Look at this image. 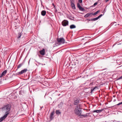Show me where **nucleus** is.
I'll use <instances>...</instances> for the list:
<instances>
[{"mask_svg": "<svg viewBox=\"0 0 122 122\" xmlns=\"http://www.w3.org/2000/svg\"><path fill=\"white\" fill-rule=\"evenodd\" d=\"M11 108V105L9 104L4 106L2 107V110L5 112L4 116L6 117L8 115L10 114Z\"/></svg>", "mask_w": 122, "mask_h": 122, "instance_id": "1", "label": "nucleus"}, {"mask_svg": "<svg viewBox=\"0 0 122 122\" xmlns=\"http://www.w3.org/2000/svg\"><path fill=\"white\" fill-rule=\"evenodd\" d=\"M74 112L77 115L81 114L82 112L81 109L76 108H75Z\"/></svg>", "mask_w": 122, "mask_h": 122, "instance_id": "2", "label": "nucleus"}, {"mask_svg": "<svg viewBox=\"0 0 122 122\" xmlns=\"http://www.w3.org/2000/svg\"><path fill=\"white\" fill-rule=\"evenodd\" d=\"M56 40L58 42L61 44H63L65 43V40L63 38H57Z\"/></svg>", "mask_w": 122, "mask_h": 122, "instance_id": "3", "label": "nucleus"}, {"mask_svg": "<svg viewBox=\"0 0 122 122\" xmlns=\"http://www.w3.org/2000/svg\"><path fill=\"white\" fill-rule=\"evenodd\" d=\"M103 15L102 14H101L95 18H92L91 19H87L86 20L89 21H94L98 20L99 18L101 17Z\"/></svg>", "mask_w": 122, "mask_h": 122, "instance_id": "4", "label": "nucleus"}, {"mask_svg": "<svg viewBox=\"0 0 122 122\" xmlns=\"http://www.w3.org/2000/svg\"><path fill=\"white\" fill-rule=\"evenodd\" d=\"M62 24L64 26L68 25V21L67 20H64L62 22Z\"/></svg>", "mask_w": 122, "mask_h": 122, "instance_id": "5", "label": "nucleus"}, {"mask_svg": "<svg viewBox=\"0 0 122 122\" xmlns=\"http://www.w3.org/2000/svg\"><path fill=\"white\" fill-rule=\"evenodd\" d=\"M71 6L72 9H76V7L74 3V0H70Z\"/></svg>", "mask_w": 122, "mask_h": 122, "instance_id": "6", "label": "nucleus"}, {"mask_svg": "<svg viewBox=\"0 0 122 122\" xmlns=\"http://www.w3.org/2000/svg\"><path fill=\"white\" fill-rule=\"evenodd\" d=\"M77 7L79 8L80 10L82 11L83 12H84L85 11V9L81 6L80 4L79 3H77Z\"/></svg>", "mask_w": 122, "mask_h": 122, "instance_id": "7", "label": "nucleus"}, {"mask_svg": "<svg viewBox=\"0 0 122 122\" xmlns=\"http://www.w3.org/2000/svg\"><path fill=\"white\" fill-rule=\"evenodd\" d=\"M54 113V111H52L51 114L50 116V121L52 120L54 118L53 115Z\"/></svg>", "mask_w": 122, "mask_h": 122, "instance_id": "8", "label": "nucleus"}, {"mask_svg": "<svg viewBox=\"0 0 122 122\" xmlns=\"http://www.w3.org/2000/svg\"><path fill=\"white\" fill-rule=\"evenodd\" d=\"M7 70H5L4 71L1 73V74L0 75V77L1 78L5 76V75L7 72Z\"/></svg>", "mask_w": 122, "mask_h": 122, "instance_id": "9", "label": "nucleus"}, {"mask_svg": "<svg viewBox=\"0 0 122 122\" xmlns=\"http://www.w3.org/2000/svg\"><path fill=\"white\" fill-rule=\"evenodd\" d=\"M80 102V99H78L75 101L74 102L73 104L75 105H78Z\"/></svg>", "mask_w": 122, "mask_h": 122, "instance_id": "10", "label": "nucleus"}, {"mask_svg": "<svg viewBox=\"0 0 122 122\" xmlns=\"http://www.w3.org/2000/svg\"><path fill=\"white\" fill-rule=\"evenodd\" d=\"M98 87L97 86H95L94 87H92L91 88V92L92 93L93 91H95L96 89H97Z\"/></svg>", "mask_w": 122, "mask_h": 122, "instance_id": "11", "label": "nucleus"}, {"mask_svg": "<svg viewBox=\"0 0 122 122\" xmlns=\"http://www.w3.org/2000/svg\"><path fill=\"white\" fill-rule=\"evenodd\" d=\"M27 70L26 69H25L22 70L20 71L19 72V74L21 75L23 74L25 72L27 71Z\"/></svg>", "mask_w": 122, "mask_h": 122, "instance_id": "12", "label": "nucleus"}, {"mask_svg": "<svg viewBox=\"0 0 122 122\" xmlns=\"http://www.w3.org/2000/svg\"><path fill=\"white\" fill-rule=\"evenodd\" d=\"M104 109V108L100 110H94L93 111V112H97V113L101 112Z\"/></svg>", "mask_w": 122, "mask_h": 122, "instance_id": "13", "label": "nucleus"}, {"mask_svg": "<svg viewBox=\"0 0 122 122\" xmlns=\"http://www.w3.org/2000/svg\"><path fill=\"white\" fill-rule=\"evenodd\" d=\"M40 53L42 56L44 55L45 53V49H43L42 50L40 51Z\"/></svg>", "mask_w": 122, "mask_h": 122, "instance_id": "14", "label": "nucleus"}, {"mask_svg": "<svg viewBox=\"0 0 122 122\" xmlns=\"http://www.w3.org/2000/svg\"><path fill=\"white\" fill-rule=\"evenodd\" d=\"M46 13V11L44 10H42L41 12V14L43 16H45Z\"/></svg>", "mask_w": 122, "mask_h": 122, "instance_id": "15", "label": "nucleus"}, {"mask_svg": "<svg viewBox=\"0 0 122 122\" xmlns=\"http://www.w3.org/2000/svg\"><path fill=\"white\" fill-rule=\"evenodd\" d=\"M6 117L4 115L2 117H1L0 119V122L2 121L3 120L5 119Z\"/></svg>", "mask_w": 122, "mask_h": 122, "instance_id": "16", "label": "nucleus"}, {"mask_svg": "<svg viewBox=\"0 0 122 122\" xmlns=\"http://www.w3.org/2000/svg\"><path fill=\"white\" fill-rule=\"evenodd\" d=\"M76 27V26L74 25H72L70 26V28L71 29L75 28Z\"/></svg>", "mask_w": 122, "mask_h": 122, "instance_id": "17", "label": "nucleus"}, {"mask_svg": "<svg viewBox=\"0 0 122 122\" xmlns=\"http://www.w3.org/2000/svg\"><path fill=\"white\" fill-rule=\"evenodd\" d=\"M63 104V102H61L58 105V107L59 108L61 107Z\"/></svg>", "mask_w": 122, "mask_h": 122, "instance_id": "18", "label": "nucleus"}, {"mask_svg": "<svg viewBox=\"0 0 122 122\" xmlns=\"http://www.w3.org/2000/svg\"><path fill=\"white\" fill-rule=\"evenodd\" d=\"M81 104L78 105L76 107V108L81 109L80 107H81Z\"/></svg>", "mask_w": 122, "mask_h": 122, "instance_id": "19", "label": "nucleus"}, {"mask_svg": "<svg viewBox=\"0 0 122 122\" xmlns=\"http://www.w3.org/2000/svg\"><path fill=\"white\" fill-rule=\"evenodd\" d=\"M89 113H87L83 115V117H87L88 116H89Z\"/></svg>", "mask_w": 122, "mask_h": 122, "instance_id": "20", "label": "nucleus"}, {"mask_svg": "<svg viewBox=\"0 0 122 122\" xmlns=\"http://www.w3.org/2000/svg\"><path fill=\"white\" fill-rule=\"evenodd\" d=\"M100 11V10H98L96 12H95L94 13H93V15L95 16Z\"/></svg>", "mask_w": 122, "mask_h": 122, "instance_id": "21", "label": "nucleus"}, {"mask_svg": "<svg viewBox=\"0 0 122 122\" xmlns=\"http://www.w3.org/2000/svg\"><path fill=\"white\" fill-rule=\"evenodd\" d=\"M84 17L85 18H86L89 17V14L88 13H87L84 16Z\"/></svg>", "mask_w": 122, "mask_h": 122, "instance_id": "22", "label": "nucleus"}, {"mask_svg": "<svg viewBox=\"0 0 122 122\" xmlns=\"http://www.w3.org/2000/svg\"><path fill=\"white\" fill-rule=\"evenodd\" d=\"M56 114L59 115V114H60L61 113L59 110H57L56 111Z\"/></svg>", "mask_w": 122, "mask_h": 122, "instance_id": "23", "label": "nucleus"}, {"mask_svg": "<svg viewBox=\"0 0 122 122\" xmlns=\"http://www.w3.org/2000/svg\"><path fill=\"white\" fill-rule=\"evenodd\" d=\"M21 33H19L18 34V35L17 36V38H20V37L21 36Z\"/></svg>", "mask_w": 122, "mask_h": 122, "instance_id": "24", "label": "nucleus"}, {"mask_svg": "<svg viewBox=\"0 0 122 122\" xmlns=\"http://www.w3.org/2000/svg\"><path fill=\"white\" fill-rule=\"evenodd\" d=\"M23 65L22 63L20 64L17 66V68H20Z\"/></svg>", "mask_w": 122, "mask_h": 122, "instance_id": "25", "label": "nucleus"}, {"mask_svg": "<svg viewBox=\"0 0 122 122\" xmlns=\"http://www.w3.org/2000/svg\"><path fill=\"white\" fill-rule=\"evenodd\" d=\"M89 14V17H91L92 15H93V13H88Z\"/></svg>", "mask_w": 122, "mask_h": 122, "instance_id": "26", "label": "nucleus"}, {"mask_svg": "<svg viewBox=\"0 0 122 122\" xmlns=\"http://www.w3.org/2000/svg\"><path fill=\"white\" fill-rule=\"evenodd\" d=\"M122 104V102H120V103H118V104L116 105L115 106L120 105H121V104Z\"/></svg>", "mask_w": 122, "mask_h": 122, "instance_id": "27", "label": "nucleus"}, {"mask_svg": "<svg viewBox=\"0 0 122 122\" xmlns=\"http://www.w3.org/2000/svg\"><path fill=\"white\" fill-rule=\"evenodd\" d=\"M98 3V2H96L93 5L94 6H95L96 5H97V4Z\"/></svg>", "mask_w": 122, "mask_h": 122, "instance_id": "28", "label": "nucleus"}, {"mask_svg": "<svg viewBox=\"0 0 122 122\" xmlns=\"http://www.w3.org/2000/svg\"><path fill=\"white\" fill-rule=\"evenodd\" d=\"M122 79V76H120L119 78H117V80H119L120 79Z\"/></svg>", "mask_w": 122, "mask_h": 122, "instance_id": "29", "label": "nucleus"}, {"mask_svg": "<svg viewBox=\"0 0 122 122\" xmlns=\"http://www.w3.org/2000/svg\"><path fill=\"white\" fill-rule=\"evenodd\" d=\"M79 116H80V118H82L83 117V115H81L80 114V115H78Z\"/></svg>", "mask_w": 122, "mask_h": 122, "instance_id": "30", "label": "nucleus"}, {"mask_svg": "<svg viewBox=\"0 0 122 122\" xmlns=\"http://www.w3.org/2000/svg\"><path fill=\"white\" fill-rule=\"evenodd\" d=\"M52 5L54 6V9H56V7L55 6L54 4V3H52Z\"/></svg>", "mask_w": 122, "mask_h": 122, "instance_id": "31", "label": "nucleus"}, {"mask_svg": "<svg viewBox=\"0 0 122 122\" xmlns=\"http://www.w3.org/2000/svg\"><path fill=\"white\" fill-rule=\"evenodd\" d=\"M78 2L80 3H82V0H79Z\"/></svg>", "mask_w": 122, "mask_h": 122, "instance_id": "32", "label": "nucleus"}, {"mask_svg": "<svg viewBox=\"0 0 122 122\" xmlns=\"http://www.w3.org/2000/svg\"><path fill=\"white\" fill-rule=\"evenodd\" d=\"M106 8H105L104 9V10L103 11V12L104 13L106 11Z\"/></svg>", "mask_w": 122, "mask_h": 122, "instance_id": "33", "label": "nucleus"}, {"mask_svg": "<svg viewBox=\"0 0 122 122\" xmlns=\"http://www.w3.org/2000/svg\"><path fill=\"white\" fill-rule=\"evenodd\" d=\"M55 10V12H57V10L56 9H56H54Z\"/></svg>", "mask_w": 122, "mask_h": 122, "instance_id": "34", "label": "nucleus"}, {"mask_svg": "<svg viewBox=\"0 0 122 122\" xmlns=\"http://www.w3.org/2000/svg\"><path fill=\"white\" fill-rule=\"evenodd\" d=\"M30 59L29 60V62H28V64H29L30 61Z\"/></svg>", "mask_w": 122, "mask_h": 122, "instance_id": "35", "label": "nucleus"}, {"mask_svg": "<svg viewBox=\"0 0 122 122\" xmlns=\"http://www.w3.org/2000/svg\"><path fill=\"white\" fill-rule=\"evenodd\" d=\"M109 0H106V2H107Z\"/></svg>", "mask_w": 122, "mask_h": 122, "instance_id": "36", "label": "nucleus"}, {"mask_svg": "<svg viewBox=\"0 0 122 122\" xmlns=\"http://www.w3.org/2000/svg\"><path fill=\"white\" fill-rule=\"evenodd\" d=\"M93 6H94L93 5H92L91 6V7H93Z\"/></svg>", "mask_w": 122, "mask_h": 122, "instance_id": "37", "label": "nucleus"}, {"mask_svg": "<svg viewBox=\"0 0 122 122\" xmlns=\"http://www.w3.org/2000/svg\"><path fill=\"white\" fill-rule=\"evenodd\" d=\"M58 13H61L60 12H58Z\"/></svg>", "mask_w": 122, "mask_h": 122, "instance_id": "38", "label": "nucleus"}, {"mask_svg": "<svg viewBox=\"0 0 122 122\" xmlns=\"http://www.w3.org/2000/svg\"><path fill=\"white\" fill-rule=\"evenodd\" d=\"M29 90H30V87H29Z\"/></svg>", "mask_w": 122, "mask_h": 122, "instance_id": "39", "label": "nucleus"}, {"mask_svg": "<svg viewBox=\"0 0 122 122\" xmlns=\"http://www.w3.org/2000/svg\"><path fill=\"white\" fill-rule=\"evenodd\" d=\"M91 84H90V85H91Z\"/></svg>", "mask_w": 122, "mask_h": 122, "instance_id": "40", "label": "nucleus"}]
</instances>
